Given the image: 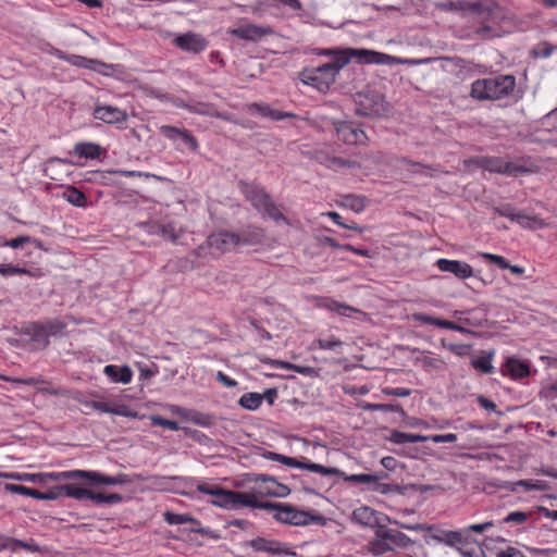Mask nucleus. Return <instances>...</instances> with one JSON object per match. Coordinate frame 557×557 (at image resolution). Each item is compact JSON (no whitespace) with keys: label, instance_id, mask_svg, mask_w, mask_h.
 <instances>
[{"label":"nucleus","instance_id":"1","mask_svg":"<svg viewBox=\"0 0 557 557\" xmlns=\"http://www.w3.org/2000/svg\"><path fill=\"white\" fill-rule=\"evenodd\" d=\"M320 54L332 57L330 62L300 72L304 84L314 86L319 91L325 92L335 83L336 77L351 59L359 63H380L384 54L366 49H325Z\"/></svg>","mask_w":557,"mask_h":557},{"label":"nucleus","instance_id":"2","mask_svg":"<svg viewBox=\"0 0 557 557\" xmlns=\"http://www.w3.org/2000/svg\"><path fill=\"white\" fill-rule=\"evenodd\" d=\"M456 10L471 14L483 25L475 28L474 34L481 39H493L500 36L499 25L505 18V10L495 1H458L453 3Z\"/></svg>","mask_w":557,"mask_h":557},{"label":"nucleus","instance_id":"3","mask_svg":"<svg viewBox=\"0 0 557 557\" xmlns=\"http://www.w3.org/2000/svg\"><path fill=\"white\" fill-rule=\"evenodd\" d=\"M263 456L273 461H278L285 466L293 467V468H299L309 470L314 473H319L324 476L329 475H336L341 476L345 482L355 483V484H363L367 485L368 488L372 486V483H375L376 480H383L387 478L386 472H376L374 474H367V473H360V474H346L344 471L337 469V468H330L322 466L320 463H314L309 460H307L305 457L301 458V460H298L293 457H287L277 453L273 451H267L263 454Z\"/></svg>","mask_w":557,"mask_h":557},{"label":"nucleus","instance_id":"4","mask_svg":"<svg viewBox=\"0 0 557 557\" xmlns=\"http://www.w3.org/2000/svg\"><path fill=\"white\" fill-rule=\"evenodd\" d=\"M515 87L516 78L512 75H498L474 81L470 95L480 101L499 100L512 94Z\"/></svg>","mask_w":557,"mask_h":557},{"label":"nucleus","instance_id":"5","mask_svg":"<svg viewBox=\"0 0 557 557\" xmlns=\"http://www.w3.org/2000/svg\"><path fill=\"white\" fill-rule=\"evenodd\" d=\"M242 191L246 199L263 215L274 220L275 222L283 221L288 223L287 219L280 212L278 208L272 201L271 197L264 191L263 188L257 185L242 183Z\"/></svg>","mask_w":557,"mask_h":557},{"label":"nucleus","instance_id":"6","mask_svg":"<svg viewBox=\"0 0 557 557\" xmlns=\"http://www.w3.org/2000/svg\"><path fill=\"white\" fill-rule=\"evenodd\" d=\"M412 541L403 532L380 527L374 540L370 543V550L374 555H382L395 547L406 548Z\"/></svg>","mask_w":557,"mask_h":557},{"label":"nucleus","instance_id":"7","mask_svg":"<svg viewBox=\"0 0 557 557\" xmlns=\"http://www.w3.org/2000/svg\"><path fill=\"white\" fill-rule=\"evenodd\" d=\"M356 113L367 117H380L388 113V106L384 96L374 90H367L356 95Z\"/></svg>","mask_w":557,"mask_h":557},{"label":"nucleus","instance_id":"8","mask_svg":"<svg viewBox=\"0 0 557 557\" xmlns=\"http://www.w3.org/2000/svg\"><path fill=\"white\" fill-rule=\"evenodd\" d=\"M49 480L51 481H60L63 479H79L86 478L90 480L92 484H104V485H121L127 484L131 482L128 476L124 473H120L117 475H104L97 471H86V470H72V471H61V472H51L47 474Z\"/></svg>","mask_w":557,"mask_h":557},{"label":"nucleus","instance_id":"9","mask_svg":"<svg viewBox=\"0 0 557 557\" xmlns=\"http://www.w3.org/2000/svg\"><path fill=\"white\" fill-rule=\"evenodd\" d=\"M200 493L213 496L211 504L225 509H237L244 507L246 493L227 491L218 485L201 483L197 485Z\"/></svg>","mask_w":557,"mask_h":557},{"label":"nucleus","instance_id":"10","mask_svg":"<svg viewBox=\"0 0 557 557\" xmlns=\"http://www.w3.org/2000/svg\"><path fill=\"white\" fill-rule=\"evenodd\" d=\"M274 519L293 525H307L314 521H322L323 518L321 516H313L307 511L297 510L290 505L282 504L278 507V511L274 512Z\"/></svg>","mask_w":557,"mask_h":557},{"label":"nucleus","instance_id":"11","mask_svg":"<svg viewBox=\"0 0 557 557\" xmlns=\"http://www.w3.org/2000/svg\"><path fill=\"white\" fill-rule=\"evenodd\" d=\"M494 212L500 216L510 219L512 222L518 223L524 228H536L544 226L542 220L536 216H531L524 211H517L511 205H502L494 208Z\"/></svg>","mask_w":557,"mask_h":557},{"label":"nucleus","instance_id":"12","mask_svg":"<svg viewBox=\"0 0 557 557\" xmlns=\"http://www.w3.org/2000/svg\"><path fill=\"white\" fill-rule=\"evenodd\" d=\"M245 243L246 239H243L239 235L227 231L213 233L207 239L209 248L214 249L220 253L231 251L238 245Z\"/></svg>","mask_w":557,"mask_h":557},{"label":"nucleus","instance_id":"13","mask_svg":"<svg viewBox=\"0 0 557 557\" xmlns=\"http://www.w3.org/2000/svg\"><path fill=\"white\" fill-rule=\"evenodd\" d=\"M248 546H250L255 552H262L272 555H296V553L286 544L264 537L252 539L248 542Z\"/></svg>","mask_w":557,"mask_h":557},{"label":"nucleus","instance_id":"14","mask_svg":"<svg viewBox=\"0 0 557 557\" xmlns=\"http://www.w3.org/2000/svg\"><path fill=\"white\" fill-rule=\"evenodd\" d=\"M336 134L339 140L348 145H364L368 136L363 129L347 122L335 123Z\"/></svg>","mask_w":557,"mask_h":557},{"label":"nucleus","instance_id":"15","mask_svg":"<svg viewBox=\"0 0 557 557\" xmlns=\"http://www.w3.org/2000/svg\"><path fill=\"white\" fill-rule=\"evenodd\" d=\"M431 539L436 543L445 544L456 550H458L460 546H469V537L462 529L456 531L437 530L435 533L431 534Z\"/></svg>","mask_w":557,"mask_h":557},{"label":"nucleus","instance_id":"16","mask_svg":"<svg viewBox=\"0 0 557 557\" xmlns=\"http://www.w3.org/2000/svg\"><path fill=\"white\" fill-rule=\"evenodd\" d=\"M62 481H71L67 484L59 486V492L63 493L65 496L77 500L88 499V496H90V490L87 487L91 484L89 479H63Z\"/></svg>","mask_w":557,"mask_h":557},{"label":"nucleus","instance_id":"17","mask_svg":"<svg viewBox=\"0 0 557 557\" xmlns=\"http://www.w3.org/2000/svg\"><path fill=\"white\" fill-rule=\"evenodd\" d=\"M174 44L182 50L199 53L208 47V41L199 34L185 33L174 39Z\"/></svg>","mask_w":557,"mask_h":557},{"label":"nucleus","instance_id":"18","mask_svg":"<svg viewBox=\"0 0 557 557\" xmlns=\"http://www.w3.org/2000/svg\"><path fill=\"white\" fill-rule=\"evenodd\" d=\"M435 264L442 272L453 273L460 280H466L473 275L472 267L465 261L438 259Z\"/></svg>","mask_w":557,"mask_h":557},{"label":"nucleus","instance_id":"19","mask_svg":"<svg viewBox=\"0 0 557 557\" xmlns=\"http://www.w3.org/2000/svg\"><path fill=\"white\" fill-rule=\"evenodd\" d=\"M94 117L109 124H117L127 120L125 111L112 106H97Z\"/></svg>","mask_w":557,"mask_h":557},{"label":"nucleus","instance_id":"20","mask_svg":"<svg viewBox=\"0 0 557 557\" xmlns=\"http://www.w3.org/2000/svg\"><path fill=\"white\" fill-rule=\"evenodd\" d=\"M185 108L196 114L212 116L224 121H232L231 114L226 112H220L215 106L206 102H189L185 104Z\"/></svg>","mask_w":557,"mask_h":557},{"label":"nucleus","instance_id":"21","mask_svg":"<svg viewBox=\"0 0 557 557\" xmlns=\"http://www.w3.org/2000/svg\"><path fill=\"white\" fill-rule=\"evenodd\" d=\"M163 517H164V520L169 524L190 523L191 524L190 532L202 534V535L208 533V531L200 525V522L189 515H181V513H174L171 511H165L163 513Z\"/></svg>","mask_w":557,"mask_h":557},{"label":"nucleus","instance_id":"22","mask_svg":"<svg viewBox=\"0 0 557 557\" xmlns=\"http://www.w3.org/2000/svg\"><path fill=\"white\" fill-rule=\"evenodd\" d=\"M64 327L65 324L59 320H48L46 322L35 325L34 337L38 341L45 338L46 343H48L47 338L49 336H54L61 333Z\"/></svg>","mask_w":557,"mask_h":557},{"label":"nucleus","instance_id":"23","mask_svg":"<svg viewBox=\"0 0 557 557\" xmlns=\"http://www.w3.org/2000/svg\"><path fill=\"white\" fill-rule=\"evenodd\" d=\"M228 33L240 39L256 41L268 34V30L257 25L245 24L230 29Z\"/></svg>","mask_w":557,"mask_h":557},{"label":"nucleus","instance_id":"24","mask_svg":"<svg viewBox=\"0 0 557 557\" xmlns=\"http://www.w3.org/2000/svg\"><path fill=\"white\" fill-rule=\"evenodd\" d=\"M85 406L87 408H91L94 410L103 412V413H112L121 417H132L133 413L125 405H110L104 401L91 400L86 401Z\"/></svg>","mask_w":557,"mask_h":557},{"label":"nucleus","instance_id":"25","mask_svg":"<svg viewBox=\"0 0 557 557\" xmlns=\"http://www.w3.org/2000/svg\"><path fill=\"white\" fill-rule=\"evenodd\" d=\"M352 520L363 527L373 528L379 524L377 512L368 506L356 508L352 511Z\"/></svg>","mask_w":557,"mask_h":557},{"label":"nucleus","instance_id":"26","mask_svg":"<svg viewBox=\"0 0 557 557\" xmlns=\"http://www.w3.org/2000/svg\"><path fill=\"white\" fill-rule=\"evenodd\" d=\"M161 133L170 139L181 138L190 149L196 150L198 143L196 138L186 129H180L174 126L164 125L160 128Z\"/></svg>","mask_w":557,"mask_h":557},{"label":"nucleus","instance_id":"27","mask_svg":"<svg viewBox=\"0 0 557 557\" xmlns=\"http://www.w3.org/2000/svg\"><path fill=\"white\" fill-rule=\"evenodd\" d=\"M103 373L112 382H115V383L127 384L132 381V377H133V372H132L131 368L127 366L119 367V366H114V364H109V366L104 367Z\"/></svg>","mask_w":557,"mask_h":557},{"label":"nucleus","instance_id":"28","mask_svg":"<svg viewBox=\"0 0 557 557\" xmlns=\"http://www.w3.org/2000/svg\"><path fill=\"white\" fill-rule=\"evenodd\" d=\"M255 482L256 483L263 482V483H272L273 484V488H267L265 491L261 492V494H264L268 496L286 497L290 493V490L286 485L276 482L275 479L272 476L260 474L257 476Z\"/></svg>","mask_w":557,"mask_h":557},{"label":"nucleus","instance_id":"29","mask_svg":"<svg viewBox=\"0 0 557 557\" xmlns=\"http://www.w3.org/2000/svg\"><path fill=\"white\" fill-rule=\"evenodd\" d=\"M504 371L510 374L513 379L525 377L530 373L528 364L516 358L507 359Z\"/></svg>","mask_w":557,"mask_h":557},{"label":"nucleus","instance_id":"30","mask_svg":"<svg viewBox=\"0 0 557 557\" xmlns=\"http://www.w3.org/2000/svg\"><path fill=\"white\" fill-rule=\"evenodd\" d=\"M74 153L88 159H98L102 153V148L94 143H77L74 146Z\"/></svg>","mask_w":557,"mask_h":557},{"label":"nucleus","instance_id":"31","mask_svg":"<svg viewBox=\"0 0 557 557\" xmlns=\"http://www.w3.org/2000/svg\"><path fill=\"white\" fill-rule=\"evenodd\" d=\"M494 527V522L492 520L482 522V523H474L470 524L462 529L463 532H466V535L469 537V546L472 544L480 545L479 540L472 535V533L482 534L490 529Z\"/></svg>","mask_w":557,"mask_h":557},{"label":"nucleus","instance_id":"32","mask_svg":"<svg viewBox=\"0 0 557 557\" xmlns=\"http://www.w3.org/2000/svg\"><path fill=\"white\" fill-rule=\"evenodd\" d=\"M324 307L331 311L338 313L339 315H343V317L350 318V317H352V314H363L362 311H360L354 307H350L346 304L333 300V299H326L324 302Z\"/></svg>","mask_w":557,"mask_h":557},{"label":"nucleus","instance_id":"33","mask_svg":"<svg viewBox=\"0 0 557 557\" xmlns=\"http://www.w3.org/2000/svg\"><path fill=\"white\" fill-rule=\"evenodd\" d=\"M389 441L395 444H406V443H421L429 441L428 435L421 434H411L405 433L400 431H393L389 436Z\"/></svg>","mask_w":557,"mask_h":557},{"label":"nucleus","instance_id":"34","mask_svg":"<svg viewBox=\"0 0 557 557\" xmlns=\"http://www.w3.org/2000/svg\"><path fill=\"white\" fill-rule=\"evenodd\" d=\"M494 357V351H486L484 355L473 358L471 360V366L486 374H491L494 372V367L492 364V360Z\"/></svg>","mask_w":557,"mask_h":557},{"label":"nucleus","instance_id":"35","mask_svg":"<svg viewBox=\"0 0 557 557\" xmlns=\"http://www.w3.org/2000/svg\"><path fill=\"white\" fill-rule=\"evenodd\" d=\"M63 197L71 205L79 208H84L87 205V198L85 194L75 187H69L64 193Z\"/></svg>","mask_w":557,"mask_h":557},{"label":"nucleus","instance_id":"36","mask_svg":"<svg viewBox=\"0 0 557 557\" xmlns=\"http://www.w3.org/2000/svg\"><path fill=\"white\" fill-rule=\"evenodd\" d=\"M282 504H273L269 502H259L255 495L246 493V497L244 499V507L259 508L264 510H274L278 511V507Z\"/></svg>","mask_w":557,"mask_h":557},{"label":"nucleus","instance_id":"37","mask_svg":"<svg viewBox=\"0 0 557 557\" xmlns=\"http://www.w3.org/2000/svg\"><path fill=\"white\" fill-rule=\"evenodd\" d=\"M263 400V396L259 393H247L244 394L239 400L238 404L248 410H256L258 409Z\"/></svg>","mask_w":557,"mask_h":557},{"label":"nucleus","instance_id":"38","mask_svg":"<svg viewBox=\"0 0 557 557\" xmlns=\"http://www.w3.org/2000/svg\"><path fill=\"white\" fill-rule=\"evenodd\" d=\"M342 206L359 213L366 208V198L356 195H346L343 197Z\"/></svg>","mask_w":557,"mask_h":557},{"label":"nucleus","instance_id":"39","mask_svg":"<svg viewBox=\"0 0 557 557\" xmlns=\"http://www.w3.org/2000/svg\"><path fill=\"white\" fill-rule=\"evenodd\" d=\"M343 345L344 343L335 336H330L327 338H318L313 342L314 347H318L323 350H333L336 352H341L338 348H341Z\"/></svg>","mask_w":557,"mask_h":557},{"label":"nucleus","instance_id":"40","mask_svg":"<svg viewBox=\"0 0 557 557\" xmlns=\"http://www.w3.org/2000/svg\"><path fill=\"white\" fill-rule=\"evenodd\" d=\"M149 233L153 235H160L163 238L170 240H175L176 238L174 227L171 224L153 223L149 227Z\"/></svg>","mask_w":557,"mask_h":557},{"label":"nucleus","instance_id":"41","mask_svg":"<svg viewBox=\"0 0 557 557\" xmlns=\"http://www.w3.org/2000/svg\"><path fill=\"white\" fill-rule=\"evenodd\" d=\"M88 499L92 500L96 504L112 505V504L121 503L123 497L116 493L103 494V493H95L90 490V496H88Z\"/></svg>","mask_w":557,"mask_h":557},{"label":"nucleus","instance_id":"42","mask_svg":"<svg viewBox=\"0 0 557 557\" xmlns=\"http://www.w3.org/2000/svg\"><path fill=\"white\" fill-rule=\"evenodd\" d=\"M401 162L406 165L412 166V169L410 171L416 174H424L426 176H432V174L430 173L431 171H433V172L440 171V166H432V165H425V164H422L419 162H412L411 160L406 159V158L403 159Z\"/></svg>","mask_w":557,"mask_h":557},{"label":"nucleus","instance_id":"43","mask_svg":"<svg viewBox=\"0 0 557 557\" xmlns=\"http://www.w3.org/2000/svg\"><path fill=\"white\" fill-rule=\"evenodd\" d=\"M7 488L11 491L12 493L29 496L33 498L38 499V497H41V492L35 488H30L24 485H15V484H9L7 485Z\"/></svg>","mask_w":557,"mask_h":557},{"label":"nucleus","instance_id":"44","mask_svg":"<svg viewBox=\"0 0 557 557\" xmlns=\"http://www.w3.org/2000/svg\"><path fill=\"white\" fill-rule=\"evenodd\" d=\"M368 411H385V412H400L403 411L398 404H367L363 406Z\"/></svg>","mask_w":557,"mask_h":557},{"label":"nucleus","instance_id":"45","mask_svg":"<svg viewBox=\"0 0 557 557\" xmlns=\"http://www.w3.org/2000/svg\"><path fill=\"white\" fill-rule=\"evenodd\" d=\"M381 481L382 480H376L375 483H372V486H370L369 490L383 495L399 492L398 485L383 483Z\"/></svg>","mask_w":557,"mask_h":557},{"label":"nucleus","instance_id":"46","mask_svg":"<svg viewBox=\"0 0 557 557\" xmlns=\"http://www.w3.org/2000/svg\"><path fill=\"white\" fill-rule=\"evenodd\" d=\"M150 420L153 425L162 426V428L169 429L171 431L180 430L178 423L174 420H168L161 416H151Z\"/></svg>","mask_w":557,"mask_h":557},{"label":"nucleus","instance_id":"47","mask_svg":"<svg viewBox=\"0 0 557 557\" xmlns=\"http://www.w3.org/2000/svg\"><path fill=\"white\" fill-rule=\"evenodd\" d=\"M412 319L414 321H417V322L434 325V326H437V327H442V324L444 322L443 319L435 318V317H432V315H429V314H425V313H413L412 314Z\"/></svg>","mask_w":557,"mask_h":557},{"label":"nucleus","instance_id":"48","mask_svg":"<svg viewBox=\"0 0 557 557\" xmlns=\"http://www.w3.org/2000/svg\"><path fill=\"white\" fill-rule=\"evenodd\" d=\"M69 63L75 65V66H81V67H86V69H94L92 67V64H96L97 62L94 61V60H90V59H87L85 57H81V55H70V57H66L64 58Z\"/></svg>","mask_w":557,"mask_h":557},{"label":"nucleus","instance_id":"49","mask_svg":"<svg viewBox=\"0 0 557 557\" xmlns=\"http://www.w3.org/2000/svg\"><path fill=\"white\" fill-rule=\"evenodd\" d=\"M30 272L25 268L15 267L12 264H0V274L3 276H12L16 274H29Z\"/></svg>","mask_w":557,"mask_h":557},{"label":"nucleus","instance_id":"50","mask_svg":"<svg viewBox=\"0 0 557 557\" xmlns=\"http://www.w3.org/2000/svg\"><path fill=\"white\" fill-rule=\"evenodd\" d=\"M481 257L486 261L496 264L500 269H507L509 267V262L499 255H494L490 252H482Z\"/></svg>","mask_w":557,"mask_h":557},{"label":"nucleus","instance_id":"51","mask_svg":"<svg viewBox=\"0 0 557 557\" xmlns=\"http://www.w3.org/2000/svg\"><path fill=\"white\" fill-rule=\"evenodd\" d=\"M528 172V169L523 165H517L515 163L505 161L503 162L502 166V174L507 175H517L518 173H525Z\"/></svg>","mask_w":557,"mask_h":557},{"label":"nucleus","instance_id":"52","mask_svg":"<svg viewBox=\"0 0 557 557\" xmlns=\"http://www.w3.org/2000/svg\"><path fill=\"white\" fill-rule=\"evenodd\" d=\"M528 515L523 511H512L503 519L505 523L522 524L527 521Z\"/></svg>","mask_w":557,"mask_h":557},{"label":"nucleus","instance_id":"53","mask_svg":"<svg viewBox=\"0 0 557 557\" xmlns=\"http://www.w3.org/2000/svg\"><path fill=\"white\" fill-rule=\"evenodd\" d=\"M13 543H14L15 552H17L20 549H25L27 552H38L39 550V546L33 540L24 542V541L15 539Z\"/></svg>","mask_w":557,"mask_h":557},{"label":"nucleus","instance_id":"54","mask_svg":"<svg viewBox=\"0 0 557 557\" xmlns=\"http://www.w3.org/2000/svg\"><path fill=\"white\" fill-rule=\"evenodd\" d=\"M383 393L387 396L395 397H408L411 395V391L405 387H385L383 388Z\"/></svg>","mask_w":557,"mask_h":557},{"label":"nucleus","instance_id":"55","mask_svg":"<svg viewBox=\"0 0 557 557\" xmlns=\"http://www.w3.org/2000/svg\"><path fill=\"white\" fill-rule=\"evenodd\" d=\"M518 485L524 486L527 490H536V491H544L547 487V483L544 481H528V480H521L518 482Z\"/></svg>","mask_w":557,"mask_h":557},{"label":"nucleus","instance_id":"56","mask_svg":"<svg viewBox=\"0 0 557 557\" xmlns=\"http://www.w3.org/2000/svg\"><path fill=\"white\" fill-rule=\"evenodd\" d=\"M447 348L457 356H467L470 354L471 346L467 344H449Z\"/></svg>","mask_w":557,"mask_h":557},{"label":"nucleus","instance_id":"57","mask_svg":"<svg viewBox=\"0 0 557 557\" xmlns=\"http://www.w3.org/2000/svg\"><path fill=\"white\" fill-rule=\"evenodd\" d=\"M429 441H432L434 443H454L457 441V435L454 433H447V434H435V435H429Z\"/></svg>","mask_w":557,"mask_h":557},{"label":"nucleus","instance_id":"58","mask_svg":"<svg viewBox=\"0 0 557 557\" xmlns=\"http://www.w3.org/2000/svg\"><path fill=\"white\" fill-rule=\"evenodd\" d=\"M462 557H485L484 550L479 548L480 555L475 548H471L469 546H460L457 550Z\"/></svg>","mask_w":557,"mask_h":557},{"label":"nucleus","instance_id":"59","mask_svg":"<svg viewBox=\"0 0 557 557\" xmlns=\"http://www.w3.org/2000/svg\"><path fill=\"white\" fill-rule=\"evenodd\" d=\"M553 50V46L548 45L547 42H543L536 46V48L534 49V54L536 57L547 58L552 54Z\"/></svg>","mask_w":557,"mask_h":557},{"label":"nucleus","instance_id":"60","mask_svg":"<svg viewBox=\"0 0 557 557\" xmlns=\"http://www.w3.org/2000/svg\"><path fill=\"white\" fill-rule=\"evenodd\" d=\"M496 557H525V555L518 548L509 546L505 550H499Z\"/></svg>","mask_w":557,"mask_h":557},{"label":"nucleus","instance_id":"61","mask_svg":"<svg viewBox=\"0 0 557 557\" xmlns=\"http://www.w3.org/2000/svg\"><path fill=\"white\" fill-rule=\"evenodd\" d=\"M332 157L333 156H330L323 150H318L314 152V160L326 168H329Z\"/></svg>","mask_w":557,"mask_h":557},{"label":"nucleus","instance_id":"62","mask_svg":"<svg viewBox=\"0 0 557 557\" xmlns=\"http://www.w3.org/2000/svg\"><path fill=\"white\" fill-rule=\"evenodd\" d=\"M216 380L226 387H235L237 385V382L235 380L231 379L222 371H219L216 373Z\"/></svg>","mask_w":557,"mask_h":557},{"label":"nucleus","instance_id":"63","mask_svg":"<svg viewBox=\"0 0 557 557\" xmlns=\"http://www.w3.org/2000/svg\"><path fill=\"white\" fill-rule=\"evenodd\" d=\"M504 160L500 158H492L487 160V169L493 172L502 173Z\"/></svg>","mask_w":557,"mask_h":557},{"label":"nucleus","instance_id":"64","mask_svg":"<svg viewBox=\"0 0 557 557\" xmlns=\"http://www.w3.org/2000/svg\"><path fill=\"white\" fill-rule=\"evenodd\" d=\"M544 123L557 131V109L545 115Z\"/></svg>","mask_w":557,"mask_h":557}]
</instances>
